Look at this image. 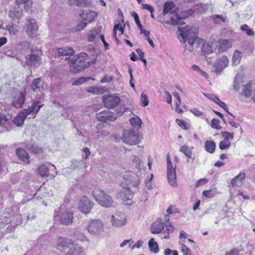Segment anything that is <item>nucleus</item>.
I'll return each instance as SVG.
<instances>
[{
	"mask_svg": "<svg viewBox=\"0 0 255 255\" xmlns=\"http://www.w3.org/2000/svg\"><path fill=\"white\" fill-rule=\"evenodd\" d=\"M246 174L244 172H240L235 178L231 180V184L233 187H240L242 185L243 181L245 179Z\"/></svg>",
	"mask_w": 255,
	"mask_h": 255,
	"instance_id": "nucleus-23",
	"label": "nucleus"
},
{
	"mask_svg": "<svg viewBox=\"0 0 255 255\" xmlns=\"http://www.w3.org/2000/svg\"><path fill=\"white\" fill-rule=\"evenodd\" d=\"M102 101L105 107L113 109L120 104L121 100L115 95H105L103 96Z\"/></svg>",
	"mask_w": 255,
	"mask_h": 255,
	"instance_id": "nucleus-10",
	"label": "nucleus"
},
{
	"mask_svg": "<svg viewBox=\"0 0 255 255\" xmlns=\"http://www.w3.org/2000/svg\"><path fill=\"white\" fill-rule=\"evenodd\" d=\"M96 118L99 121L108 123L115 121L117 117L113 113L106 110L97 114Z\"/></svg>",
	"mask_w": 255,
	"mask_h": 255,
	"instance_id": "nucleus-12",
	"label": "nucleus"
},
{
	"mask_svg": "<svg viewBox=\"0 0 255 255\" xmlns=\"http://www.w3.org/2000/svg\"><path fill=\"white\" fill-rule=\"evenodd\" d=\"M97 35L91 31L90 33L88 34V41L90 42H92L95 40Z\"/></svg>",
	"mask_w": 255,
	"mask_h": 255,
	"instance_id": "nucleus-63",
	"label": "nucleus"
},
{
	"mask_svg": "<svg viewBox=\"0 0 255 255\" xmlns=\"http://www.w3.org/2000/svg\"><path fill=\"white\" fill-rule=\"evenodd\" d=\"M11 120L7 118L4 115H0V125L5 127L7 130L12 129Z\"/></svg>",
	"mask_w": 255,
	"mask_h": 255,
	"instance_id": "nucleus-25",
	"label": "nucleus"
},
{
	"mask_svg": "<svg viewBox=\"0 0 255 255\" xmlns=\"http://www.w3.org/2000/svg\"><path fill=\"white\" fill-rule=\"evenodd\" d=\"M196 6L198 7V10L200 12H204L207 9V5L204 3L198 4Z\"/></svg>",
	"mask_w": 255,
	"mask_h": 255,
	"instance_id": "nucleus-58",
	"label": "nucleus"
},
{
	"mask_svg": "<svg viewBox=\"0 0 255 255\" xmlns=\"http://www.w3.org/2000/svg\"><path fill=\"white\" fill-rule=\"evenodd\" d=\"M16 155L23 162L26 164L29 163V156L26 151L22 148L16 149Z\"/></svg>",
	"mask_w": 255,
	"mask_h": 255,
	"instance_id": "nucleus-26",
	"label": "nucleus"
},
{
	"mask_svg": "<svg viewBox=\"0 0 255 255\" xmlns=\"http://www.w3.org/2000/svg\"><path fill=\"white\" fill-rule=\"evenodd\" d=\"M112 223L114 227H122L127 223L126 217L124 213L117 212L112 216Z\"/></svg>",
	"mask_w": 255,
	"mask_h": 255,
	"instance_id": "nucleus-14",
	"label": "nucleus"
},
{
	"mask_svg": "<svg viewBox=\"0 0 255 255\" xmlns=\"http://www.w3.org/2000/svg\"><path fill=\"white\" fill-rule=\"evenodd\" d=\"M130 122L132 127L135 129L138 130L141 127V120L137 116L131 118Z\"/></svg>",
	"mask_w": 255,
	"mask_h": 255,
	"instance_id": "nucleus-34",
	"label": "nucleus"
},
{
	"mask_svg": "<svg viewBox=\"0 0 255 255\" xmlns=\"http://www.w3.org/2000/svg\"><path fill=\"white\" fill-rule=\"evenodd\" d=\"M212 101L220 107L226 108V104L224 102L220 101L218 97H215L214 99H212Z\"/></svg>",
	"mask_w": 255,
	"mask_h": 255,
	"instance_id": "nucleus-55",
	"label": "nucleus"
},
{
	"mask_svg": "<svg viewBox=\"0 0 255 255\" xmlns=\"http://www.w3.org/2000/svg\"><path fill=\"white\" fill-rule=\"evenodd\" d=\"M87 56V53L81 52L76 57L74 56L72 57H66L65 60L67 61L68 64H70L71 71L74 73H77L85 70L90 65L89 62L85 61Z\"/></svg>",
	"mask_w": 255,
	"mask_h": 255,
	"instance_id": "nucleus-2",
	"label": "nucleus"
},
{
	"mask_svg": "<svg viewBox=\"0 0 255 255\" xmlns=\"http://www.w3.org/2000/svg\"><path fill=\"white\" fill-rule=\"evenodd\" d=\"M97 14L95 12L89 11L83 13L82 18L87 22L90 23L94 20Z\"/></svg>",
	"mask_w": 255,
	"mask_h": 255,
	"instance_id": "nucleus-30",
	"label": "nucleus"
},
{
	"mask_svg": "<svg viewBox=\"0 0 255 255\" xmlns=\"http://www.w3.org/2000/svg\"><path fill=\"white\" fill-rule=\"evenodd\" d=\"M21 113L25 114V117L26 118L28 115H35L34 113L32 111L30 107L28 109H24Z\"/></svg>",
	"mask_w": 255,
	"mask_h": 255,
	"instance_id": "nucleus-59",
	"label": "nucleus"
},
{
	"mask_svg": "<svg viewBox=\"0 0 255 255\" xmlns=\"http://www.w3.org/2000/svg\"><path fill=\"white\" fill-rule=\"evenodd\" d=\"M90 3V1L89 0H78V4H77V6H79L80 7H85L89 5Z\"/></svg>",
	"mask_w": 255,
	"mask_h": 255,
	"instance_id": "nucleus-56",
	"label": "nucleus"
},
{
	"mask_svg": "<svg viewBox=\"0 0 255 255\" xmlns=\"http://www.w3.org/2000/svg\"><path fill=\"white\" fill-rule=\"evenodd\" d=\"M182 19L183 18L180 17L178 14L175 13L170 17L171 23L175 25H182L185 24V23L182 21Z\"/></svg>",
	"mask_w": 255,
	"mask_h": 255,
	"instance_id": "nucleus-31",
	"label": "nucleus"
},
{
	"mask_svg": "<svg viewBox=\"0 0 255 255\" xmlns=\"http://www.w3.org/2000/svg\"><path fill=\"white\" fill-rule=\"evenodd\" d=\"M26 33L31 37L35 36L38 30V26L34 19L27 18L26 20Z\"/></svg>",
	"mask_w": 255,
	"mask_h": 255,
	"instance_id": "nucleus-17",
	"label": "nucleus"
},
{
	"mask_svg": "<svg viewBox=\"0 0 255 255\" xmlns=\"http://www.w3.org/2000/svg\"><path fill=\"white\" fill-rule=\"evenodd\" d=\"M83 250L78 244L72 243L69 249L66 252L65 255H83Z\"/></svg>",
	"mask_w": 255,
	"mask_h": 255,
	"instance_id": "nucleus-19",
	"label": "nucleus"
},
{
	"mask_svg": "<svg viewBox=\"0 0 255 255\" xmlns=\"http://www.w3.org/2000/svg\"><path fill=\"white\" fill-rule=\"evenodd\" d=\"M25 119V114L19 113L13 120H11V126L13 127L14 125H16L17 127H21Z\"/></svg>",
	"mask_w": 255,
	"mask_h": 255,
	"instance_id": "nucleus-24",
	"label": "nucleus"
},
{
	"mask_svg": "<svg viewBox=\"0 0 255 255\" xmlns=\"http://www.w3.org/2000/svg\"><path fill=\"white\" fill-rule=\"evenodd\" d=\"M140 159L137 156H133V162L135 164L136 167L139 168L140 165Z\"/></svg>",
	"mask_w": 255,
	"mask_h": 255,
	"instance_id": "nucleus-60",
	"label": "nucleus"
},
{
	"mask_svg": "<svg viewBox=\"0 0 255 255\" xmlns=\"http://www.w3.org/2000/svg\"><path fill=\"white\" fill-rule=\"evenodd\" d=\"M42 51L38 50H30V53L25 56V64L30 67H38L42 63Z\"/></svg>",
	"mask_w": 255,
	"mask_h": 255,
	"instance_id": "nucleus-4",
	"label": "nucleus"
},
{
	"mask_svg": "<svg viewBox=\"0 0 255 255\" xmlns=\"http://www.w3.org/2000/svg\"><path fill=\"white\" fill-rule=\"evenodd\" d=\"M93 195L98 203L104 207H109L113 203L111 197L106 194L103 190H96L94 191Z\"/></svg>",
	"mask_w": 255,
	"mask_h": 255,
	"instance_id": "nucleus-5",
	"label": "nucleus"
},
{
	"mask_svg": "<svg viewBox=\"0 0 255 255\" xmlns=\"http://www.w3.org/2000/svg\"><path fill=\"white\" fill-rule=\"evenodd\" d=\"M17 5L20 6L21 5H24V9L26 11L30 9L32 5V2L30 0H17Z\"/></svg>",
	"mask_w": 255,
	"mask_h": 255,
	"instance_id": "nucleus-36",
	"label": "nucleus"
},
{
	"mask_svg": "<svg viewBox=\"0 0 255 255\" xmlns=\"http://www.w3.org/2000/svg\"><path fill=\"white\" fill-rule=\"evenodd\" d=\"M220 123V120L218 119H213L211 122V127L214 128L220 129L221 128V127L219 125Z\"/></svg>",
	"mask_w": 255,
	"mask_h": 255,
	"instance_id": "nucleus-50",
	"label": "nucleus"
},
{
	"mask_svg": "<svg viewBox=\"0 0 255 255\" xmlns=\"http://www.w3.org/2000/svg\"><path fill=\"white\" fill-rule=\"evenodd\" d=\"M216 194V191L213 189L205 190L203 192V195L207 198H212Z\"/></svg>",
	"mask_w": 255,
	"mask_h": 255,
	"instance_id": "nucleus-48",
	"label": "nucleus"
},
{
	"mask_svg": "<svg viewBox=\"0 0 255 255\" xmlns=\"http://www.w3.org/2000/svg\"><path fill=\"white\" fill-rule=\"evenodd\" d=\"M178 30L180 32V35L183 42L187 40L190 46H194L196 48H202L203 41L196 35L195 29H193L186 26L184 27H178Z\"/></svg>",
	"mask_w": 255,
	"mask_h": 255,
	"instance_id": "nucleus-1",
	"label": "nucleus"
},
{
	"mask_svg": "<svg viewBox=\"0 0 255 255\" xmlns=\"http://www.w3.org/2000/svg\"><path fill=\"white\" fill-rule=\"evenodd\" d=\"M165 227H166V230L164 232V233H166L167 234V235H165L163 237V239H168L169 238V234H171L173 232V231L175 230V228L170 222H169L166 224Z\"/></svg>",
	"mask_w": 255,
	"mask_h": 255,
	"instance_id": "nucleus-40",
	"label": "nucleus"
},
{
	"mask_svg": "<svg viewBox=\"0 0 255 255\" xmlns=\"http://www.w3.org/2000/svg\"><path fill=\"white\" fill-rule=\"evenodd\" d=\"M88 232L93 235H99L104 231V223L99 219L91 220L87 227Z\"/></svg>",
	"mask_w": 255,
	"mask_h": 255,
	"instance_id": "nucleus-7",
	"label": "nucleus"
},
{
	"mask_svg": "<svg viewBox=\"0 0 255 255\" xmlns=\"http://www.w3.org/2000/svg\"><path fill=\"white\" fill-rule=\"evenodd\" d=\"M55 219L62 225H69L73 222V213L69 210L61 207Z\"/></svg>",
	"mask_w": 255,
	"mask_h": 255,
	"instance_id": "nucleus-6",
	"label": "nucleus"
},
{
	"mask_svg": "<svg viewBox=\"0 0 255 255\" xmlns=\"http://www.w3.org/2000/svg\"><path fill=\"white\" fill-rule=\"evenodd\" d=\"M88 23L85 20L81 22L77 25V29L78 30H81L83 29L86 26Z\"/></svg>",
	"mask_w": 255,
	"mask_h": 255,
	"instance_id": "nucleus-61",
	"label": "nucleus"
},
{
	"mask_svg": "<svg viewBox=\"0 0 255 255\" xmlns=\"http://www.w3.org/2000/svg\"><path fill=\"white\" fill-rule=\"evenodd\" d=\"M122 140L125 143L130 145L137 144L140 141L137 132L132 129L124 130Z\"/></svg>",
	"mask_w": 255,
	"mask_h": 255,
	"instance_id": "nucleus-8",
	"label": "nucleus"
},
{
	"mask_svg": "<svg viewBox=\"0 0 255 255\" xmlns=\"http://www.w3.org/2000/svg\"><path fill=\"white\" fill-rule=\"evenodd\" d=\"M181 252L183 255H191L190 250L183 244L181 245Z\"/></svg>",
	"mask_w": 255,
	"mask_h": 255,
	"instance_id": "nucleus-53",
	"label": "nucleus"
},
{
	"mask_svg": "<svg viewBox=\"0 0 255 255\" xmlns=\"http://www.w3.org/2000/svg\"><path fill=\"white\" fill-rule=\"evenodd\" d=\"M164 223L161 219H157L153 223L151 226V232L152 234L160 233L164 228Z\"/></svg>",
	"mask_w": 255,
	"mask_h": 255,
	"instance_id": "nucleus-21",
	"label": "nucleus"
},
{
	"mask_svg": "<svg viewBox=\"0 0 255 255\" xmlns=\"http://www.w3.org/2000/svg\"><path fill=\"white\" fill-rule=\"evenodd\" d=\"M202 49L204 51L207 52L208 53H211L213 51V48L211 45L209 43H203L202 46Z\"/></svg>",
	"mask_w": 255,
	"mask_h": 255,
	"instance_id": "nucleus-49",
	"label": "nucleus"
},
{
	"mask_svg": "<svg viewBox=\"0 0 255 255\" xmlns=\"http://www.w3.org/2000/svg\"><path fill=\"white\" fill-rule=\"evenodd\" d=\"M219 50L221 52H225L232 47V42L226 39H221L219 41Z\"/></svg>",
	"mask_w": 255,
	"mask_h": 255,
	"instance_id": "nucleus-28",
	"label": "nucleus"
},
{
	"mask_svg": "<svg viewBox=\"0 0 255 255\" xmlns=\"http://www.w3.org/2000/svg\"><path fill=\"white\" fill-rule=\"evenodd\" d=\"M132 15L134 17V19L135 20V23H136L137 26H138V27L139 28V29H141V28H142V26L140 23L138 14L135 12L133 11Z\"/></svg>",
	"mask_w": 255,
	"mask_h": 255,
	"instance_id": "nucleus-54",
	"label": "nucleus"
},
{
	"mask_svg": "<svg viewBox=\"0 0 255 255\" xmlns=\"http://www.w3.org/2000/svg\"><path fill=\"white\" fill-rule=\"evenodd\" d=\"M229 64V60L226 56L218 58L214 65V72L218 73L226 68Z\"/></svg>",
	"mask_w": 255,
	"mask_h": 255,
	"instance_id": "nucleus-15",
	"label": "nucleus"
},
{
	"mask_svg": "<svg viewBox=\"0 0 255 255\" xmlns=\"http://www.w3.org/2000/svg\"><path fill=\"white\" fill-rule=\"evenodd\" d=\"M230 141L222 140L220 142L219 146L220 149L224 150L229 148L230 146Z\"/></svg>",
	"mask_w": 255,
	"mask_h": 255,
	"instance_id": "nucleus-44",
	"label": "nucleus"
},
{
	"mask_svg": "<svg viewBox=\"0 0 255 255\" xmlns=\"http://www.w3.org/2000/svg\"><path fill=\"white\" fill-rule=\"evenodd\" d=\"M190 112L193 113L194 115L197 117H200L203 115V113L199 111L196 109H191Z\"/></svg>",
	"mask_w": 255,
	"mask_h": 255,
	"instance_id": "nucleus-64",
	"label": "nucleus"
},
{
	"mask_svg": "<svg viewBox=\"0 0 255 255\" xmlns=\"http://www.w3.org/2000/svg\"><path fill=\"white\" fill-rule=\"evenodd\" d=\"M135 191H132L131 189H123L119 192L120 198L125 202V204L130 205L132 203L133 194Z\"/></svg>",
	"mask_w": 255,
	"mask_h": 255,
	"instance_id": "nucleus-16",
	"label": "nucleus"
},
{
	"mask_svg": "<svg viewBox=\"0 0 255 255\" xmlns=\"http://www.w3.org/2000/svg\"><path fill=\"white\" fill-rule=\"evenodd\" d=\"M75 237H76L77 239L84 242L87 240L86 237L84 234L80 232H77L75 234Z\"/></svg>",
	"mask_w": 255,
	"mask_h": 255,
	"instance_id": "nucleus-51",
	"label": "nucleus"
},
{
	"mask_svg": "<svg viewBox=\"0 0 255 255\" xmlns=\"http://www.w3.org/2000/svg\"><path fill=\"white\" fill-rule=\"evenodd\" d=\"M148 246L150 249V250L154 253H157L159 251V248L157 243L154 241V239L153 238H151L148 242Z\"/></svg>",
	"mask_w": 255,
	"mask_h": 255,
	"instance_id": "nucleus-37",
	"label": "nucleus"
},
{
	"mask_svg": "<svg viewBox=\"0 0 255 255\" xmlns=\"http://www.w3.org/2000/svg\"><path fill=\"white\" fill-rule=\"evenodd\" d=\"M221 134V135L224 138V140L230 141L234 138V133H231L228 131H222Z\"/></svg>",
	"mask_w": 255,
	"mask_h": 255,
	"instance_id": "nucleus-43",
	"label": "nucleus"
},
{
	"mask_svg": "<svg viewBox=\"0 0 255 255\" xmlns=\"http://www.w3.org/2000/svg\"><path fill=\"white\" fill-rule=\"evenodd\" d=\"M37 171L42 177H46L49 175V169L45 165L42 164L39 166L37 169Z\"/></svg>",
	"mask_w": 255,
	"mask_h": 255,
	"instance_id": "nucleus-35",
	"label": "nucleus"
},
{
	"mask_svg": "<svg viewBox=\"0 0 255 255\" xmlns=\"http://www.w3.org/2000/svg\"><path fill=\"white\" fill-rule=\"evenodd\" d=\"M43 84L44 82L41 78H36L32 81L30 87L34 92H41Z\"/></svg>",
	"mask_w": 255,
	"mask_h": 255,
	"instance_id": "nucleus-22",
	"label": "nucleus"
},
{
	"mask_svg": "<svg viewBox=\"0 0 255 255\" xmlns=\"http://www.w3.org/2000/svg\"><path fill=\"white\" fill-rule=\"evenodd\" d=\"M22 10L12 8L9 10L8 15L12 20L14 21L16 19H19L22 16Z\"/></svg>",
	"mask_w": 255,
	"mask_h": 255,
	"instance_id": "nucleus-29",
	"label": "nucleus"
},
{
	"mask_svg": "<svg viewBox=\"0 0 255 255\" xmlns=\"http://www.w3.org/2000/svg\"><path fill=\"white\" fill-rule=\"evenodd\" d=\"M211 19L214 23L216 24H221L223 22H228V19L227 16L222 14H215L211 16Z\"/></svg>",
	"mask_w": 255,
	"mask_h": 255,
	"instance_id": "nucleus-27",
	"label": "nucleus"
},
{
	"mask_svg": "<svg viewBox=\"0 0 255 255\" xmlns=\"http://www.w3.org/2000/svg\"><path fill=\"white\" fill-rule=\"evenodd\" d=\"M138 178L133 172H126L123 176L121 185L123 189H131L132 191H136L138 189Z\"/></svg>",
	"mask_w": 255,
	"mask_h": 255,
	"instance_id": "nucleus-3",
	"label": "nucleus"
},
{
	"mask_svg": "<svg viewBox=\"0 0 255 255\" xmlns=\"http://www.w3.org/2000/svg\"><path fill=\"white\" fill-rule=\"evenodd\" d=\"M73 241L72 240L60 237L56 240V245L57 248L64 252H66L69 247L72 245Z\"/></svg>",
	"mask_w": 255,
	"mask_h": 255,
	"instance_id": "nucleus-13",
	"label": "nucleus"
},
{
	"mask_svg": "<svg viewBox=\"0 0 255 255\" xmlns=\"http://www.w3.org/2000/svg\"><path fill=\"white\" fill-rule=\"evenodd\" d=\"M29 150L34 153H39L43 151V148L36 145H31L29 148Z\"/></svg>",
	"mask_w": 255,
	"mask_h": 255,
	"instance_id": "nucleus-45",
	"label": "nucleus"
},
{
	"mask_svg": "<svg viewBox=\"0 0 255 255\" xmlns=\"http://www.w3.org/2000/svg\"><path fill=\"white\" fill-rule=\"evenodd\" d=\"M252 89L250 84L245 85L243 87L242 95L244 96L246 98H249L251 96Z\"/></svg>",
	"mask_w": 255,
	"mask_h": 255,
	"instance_id": "nucleus-39",
	"label": "nucleus"
},
{
	"mask_svg": "<svg viewBox=\"0 0 255 255\" xmlns=\"http://www.w3.org/2000/svg\"><path fill=\"white\" fill-rule=\"evenodd\" d=\"M88 79H89V78H85L84 77H81L75 80L73 83V85L75 86L80 85L84 82H86Z\"/></svg>",
	"mask_w": 255,
	"mask_h": 255,
	"instance_id": "nucleus-52",
	"label": "nucleus"
},
{
	"mask_svg": "<svg viewBox=\"0 0 255 255\" xmlns=\"http://www.w3.org/2000/svg\"><path fill=\"white\" fill-rule=\"evenodd\" d=\"M39 101H34L32 103L31 106L30 107L32 111L34 113L35 115L39 111L43 105H40Z\"/></svg>",
	"mask_w": 255,
	"mask_h": 255,
	"instance_id": "nucleus-41",
	"label": "nucleus"
},
{
	"mask_svg": "<svg viewBox=\"0 0 255 255\" xmlns=\"http://www.w3.org/2000/svg\"><path fill=\"white\" fill-rule=\"evenodd\" d=\"M25 100V93L24 92H18L13 98L12 105L16 108H21Z\"/></svg>",
	"mask_w": 255,
	"mask_h": 255,
	"instance_id": "nucleus-18",
	"label": "nucleus"
},
{
	"mask_svg": "<svg viewBox=\"0 0 255 255\" xmlns=\"http://www.w3.org/2000/svg\"><path fill=\"white\" fill-rule=\"evenodd\" d=\"M94 203L86 196H83L79 203V209L85 214L89 213L93 206Z\"/></svg>",
	"mask_w": 255,
	"mask_h": 255,
	"instance_id": "nucleus-11",
	"label": "nucleus"
},
{
	"mask_svg": "<svg viewBox=\"0 0 255 255\" xmlns=\"http://www.w3.org/2000/svg\"><path fill=\"white\" fill-rule=\"evenodd\" d=\"M74 53V50L72 47H65L61 48H57L55 52L56 57H60L63 56L73 55Z\"/></svg>",
	"mask_w": 255,
	"mask_h": 255,
	"instance_id": "nucleus-20",
	"label": "nucleus"
},
{
	"mask_svg": "<svg viewBox=\"0 0 255 255\" xmlns=\"http://www.w3.org/2000/svg\"><path fill=\"white\" fill-rule=\"evenodd\" d=\"M5 29L8 30L11 35H16L18 30L15 28L13 24H9L6 25Z\"/></svg>",
	"mask_w": 255,
	"mask_h": 255,
	"instance_id": "nucleus-47",
	"label": "nucleus"
},
{
	"mask_svg": "<svg viewBox=\"0 0 255 255\" xmlns=\"http://www.w3.org/2000/svg\"><path fill=\"white\" fill-rule=\"evenodd\" d=\"M180 151L183 152L185 155L188 158L194 159V157H192V153L191 149L187 145H183L181 147Z\"/></svg>",
	"mask_w": 255,
	"mask_h": 255,
	"instance_id": "nucleus-38",
	"label": "nucleus"
},
{
	"mask_svg": "<svg viewBox=\"0 0 255 255\" xmlns=\"http://www.w3.org/2000/svg\"><path fill=\"white\" fill-rule=\"evenodd\" d=\"M140 103L143 107H146L148 105V97L144 93H142L141 94Z\"/></svg>",
	"mask_w": 255,
	"mask_h": 255,
	"instance_id": "nucleus-46",
	"label": "nucleus"
},
{
	"mask_svg": "<svg viewBox=\"0 0 255 255\" xmlns=\"http://www.w3.org/2000/svg\"><path fill=\"white\" fill-rule=\"evenodd\" d=\"M216 143L212 140H207L205 143V150L210 153H213L215 152Z\"/></svg>",
	"mask_w": 255,
	"mask_h": 255,
	"instance_id": "nucleus-33",
	"label": "nucleus"
},
{
	"mask_svg": "<svg viewBox=\"0 0 255 255\" xmlns=\"http://www.w3.org/2000/svg\"><path fill=\"white\" fill-rule=\"evenodd\" d=\"M208 180L205 178H202L196 182V187H199L202 186L208 182Z\"/></svg>",
	"mask_w": 255,
	"mask_h": 255,
	"instance_id": "nucleus-57",
	"label": "nucleus"
},
{
	"mask_svg": "<svg viewBox=\"0 0 255 255\" xmlns=\"http://www.w3.org/2000/svg\"><path fill=\"white\" fill-rule=\"evenodd\" d=\"M242 54L238 50H236L233 56V61L234 63H239L242 58Z\"/></svg>",
	"mask_w": 255,
	"mask_h": 255,
	"instance_id": "nucleus-42",
	"label": "nucleus"
},
{
	"mask_svg": "<svg viewBox=\"0 0 255 255\" xmlns=\"http://www.w3.org/2000/svg\"><path fill=\"white\" fill-rule=\"evenodd\" d=\"M177 122L178 124V125L181 127L183 129H188V127L187 126V125H186V123L185 122L182 120H178V119H177Z\"/></svg>",
	"mask_w": 255,
	"mask_h": 255,
	"instance_id": "nucleus-62",
	"label": "nucleus"
},
{
	"mask_svg": "<svg viewBox=\"0 0 255 255\" xmlns=\"http://www.w3.org/2000/svg\"><path fill=\"white\" fill-rule=\"evenodd\" d=\"M174 6L175 4L172 1H167L165 2L163 6V15H165L167 13H172V9Z\"/></svg>",
	"mask_w": 255,
	"mask_h": 255,
	"instance_id": "nucleus-32",
	"label": "nucleus"
},
{
	"mask_svg": "<svg viewBox=\"0 0 255 255\" xmlns=\"http://www.w3.org/2000/svg\"><path fill=\"white\" fill-rule=\"evenodd\" d=\"M167 177L169 184L173 187L177 186L175 167L172 164L169 155H167Z\"/></svg>",
	"mask_w": 255,
	"mask_h": 255,
	"instance_id": "nucleus-9",
	"label": "nucleus"
}]
</instances>
